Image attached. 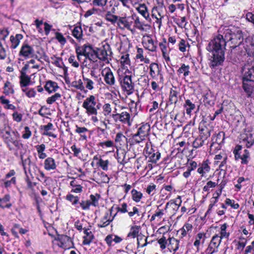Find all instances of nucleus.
I'll use <instances>...</instances> for the list:
<instances>
[{"mask_svg":"<svg viewBox=\"0 0 254 254\" xmlns=\"http://www.w3.org/2000/svg\"><path fill=\"white\" fill-rule=\"evenodd\" d=\"M58 88H59L58 84L51 80L47 81L45 86V90L50 93L56 91Z\"/></svg>","mask_w":254,"mask_h":254,"instance_id":"nucleus-12","label":"nucleus"},{"mask_svg":"<svg viewBox=\"0 0 254 254\" xmlns=\"http://www.w3.org/2000/svg\"><path fill=\"white\" fill-rule=\"evenodd\" d=\"M230 48L231 49L228 53L227 59L233 64L237 63L239 62L238 47L230 46Z\"/></svg>","mask_w":254,"mask_h":254,"instance_id":"nucleus-6","label":"nucleus"},{"mask_svg":"<svg viewBox=\"0 0 254 254\" xmlns=\"http://www.w3.org/2000/svg\"><path fill=\"white\" fill-rule=\"evenodd\" d=\"M24 129L25 132L23 134L22 137L24 139H28L31 136V132L28 127H25Z\"/></svg>","mask_w":254,"mask_h":254,"instance_id":"nucleus-54","label":"nucleus"},{"mask_svg":"<svg viewBox=\"0 0 254 254\" xmlns=\"http://www.w3.org/2000/svg\"><path fill=\"white\" fill-rule=\"evenodd\" d=\"M6 134L7 135V136H5L4 137V140L5 142L9 145L10 143H12L14 139L11 136V135L10 134V132L6 131L5 132Z\"/></svg>","mask_w":254,"mask_h":254,"instance_id":"nucleus-57","label":"nucleus"},{"mask_svg":"<svg viewBox=\"0 0 254 254\" xmlns=\"http://www.w3.org/2000/svg\"><path fill=\"white\" fill-rule=\"evenodd\" d=\"M91 50L92 52H90V61L93 63L96 62L97 61V59H98V56L97 55L96 50L92 49Z\"/></svg>","mask_w":254,"mask_h":254,"instance_id":"nucleus-45","label":"nucleus"},{"mask_svg":"<svg viewBox=\"0 0 254 254\" xmlns=\"http://www.w3.org/2000/svg\"><path fill=\"white\" fill-rule=\"evenodd\" d=\"M150 130V126L149 125L145 124L141 126L138 129L137 132L136 133L141 136V137H146L148 134V132Z\"/></svg>","mask_w":254,"mask_h":254,"instance_id":"nucleus-13","label":"nucleus"},{"mask_svg":"<svg viewBox=\"0 0 254 254\" xmlns=\"http://www.w3.org/2000/svg\"><path fill=\"white\" fill-rule=\"evenodd\" d=\"M71 85L72 87H75L77 89H79L81 91L84 90V86H83V82L81 79L77 81H74L72 82Z\"/></svg>","mask_w":254,"mask_h":254,"instance_id":"nucleus-38","label":"nucleus"},{"mask_svg":"<svg viewBox=\"0 0 254 254\" xmlns=\"http://www.w3.org/2000/svg\"><path fill=\"white\" fill-rule=\"evenodd\" d=\"M61 95L59 93H57L51 97L48 98L46 101L47 103L49 104H52L58 99L61 98Z\"/></svg>","mask_w":254,"mask_h":254,"instance_id":"nucleus-39","label":"nucleus"},{"mask_svg":"<svg viewBox=\"0 0 254 254\" xmlns=\"http://www.w3.org/2000/svg\"><path fill=\"white\" fill-rule=\"evenodd\" d=\"M90 198L91 199V201H90L91 205L94 206L98 205V200L100 198V195L99 194L96 193L95 195L91 194Z\"/></svg>","mask_w":254,"mask_h":254,"instance_id":"nucleus-33","label":"nucleus"},{"mask_svg":"<svg viewBox=\"0 0 254 254\" xmlns=\"http://www.w3.org/2000/svg\"><path fill=\"white\" fill-rule=\"evenodd\" d=\"M120 83L122 89L129 95L133 92L134 84L131 79L130 72L126 71L124 75L120 76Z\"/></svg>","mask_w":254,"mask_h":254,"instance_id":"nucleus-2","label":"nucleus"},{"mask_svg":"<svg viewBox=\"0 0 254 254\" xmlns=\"http://www.w3.org/2000/svg\"><path fill=\"white\" fill-rule=\"evenodd\" d=\"M83 80L84 81V84H85L86 88L90 90H91L93 89L94 82L92 80L84 77V75H83Z\"/></svg>","mask_w":254,"mask_h":254,"instance_id":"nucleus-36","label":"nucleus"},{"mask_svg":"<svg viewBox=\"0 0 254 254\" xmlns=\"http://www.w3.org/2000/svg\"><path fill=\"white\" fill-rule=\"evenodd\" d=\"M179 202V203H177V201H171L166 204V208L168 207L169 205H170L171 206H172V207L173 208V209L177 210L179 208L180 206L181 205L182 201L180 200V202Z\"/></svg>","mask_w":254,"mask_h":254,"instance_id":"nucleus-43","label":"nucleus"},{"mask_svg":"<svg viewBox=\"0 0 254 254\" xmlns=\"http://www.w3.org/2000/svg\"><path fill=\"white\" fill-rule=\"evenodd\" d=\"M199 130L200 132V137L204 140L207 139L210 136L211 130L206 127H199Z\"/></svg>","mask_w":254,"mask_h":254,"instance_id":"nucleus-17","label":"nucleus"},{"mask_svg":"<svg viewBox=\"0 0 254 254\" xmlns=\"http://www.w3.org/2000/svg\"><path fill=\"white\" fill-rule=\"evenodd\" d=\"M98 164L99 166L102 168L103 170L105 171L108 170V165L109 164L108 160L104 161L103 159H100L99 160Z\"/></svg>","mask_w":254,"mask_h":254,"instance_id":"nucleus-48","label":"nucleus"},{"mask_svg":"<svg viewBox=\"0 0 254 254\" xmlns=\"http://www.w3.org/2000/svg\"><path fill=\"white\" fill-rule=\"evenodd\" d=\"M116 117H119V119L121 122L126 123L129 121L130 115L126 112H123L121 114H116L113 115V118L115 119Z\"/></svg>","mask_w":254,"mask_h":254,"instance_id":"nucleus-19","label":"nucleus"},{"mask_svg":"<svg viewBox=\"0 0 254 254\" xmlns=\"http://www.w3.org/2000/svg\"><path fill=\"white\" fill-rule=\"evenodd\" d=\"M233 200L229 199L226 198L225 202L227 204L230 205L234 209H238L239 207V205L238 203H234V202H232Z\"/></svg>","mask_w":254,"mask_h":254,"instance_id":"nucleus-56","label":"nucleus"},{"mask_svg":"<svg viewBox=\"0 0 254 254\" xmlns=\"http://www.w3.org/2000/svg\"><path fill=\"white\" fill-rule=\"evenodd\" d=\"M204 140L201 139V137L199 138H196L193 142L192 146L194 148H197L203 145Z\"/></svg>","mask_w":254,"mask_h":254,"instance_id":"nucleus-41","label":"nucleus"},{"mask_svg":"<svg viewBox=\"0 0 254 254\" xmlns=\"http://www.w3.org/2000/svg\"><path fill=\"white\" fill-rule=\"evenodd\" d=\"M56 38L62 45H64L66 43L65 38L63 36V34L60 32L56 33Z\"/></svg>","mask_w":254,"mask_h":254,"instance_id":"nucleus-46","label":"nucleus"},{"mask_svg":"<svg viewBox=\"0 0 254 254\" xmlns=\"http://www.w3.org/2000/svg\"><path fill=\"white\" fill-rule=\"evenodd\" d=\"M158 243L160 245V248L161 249L164 250L166 247L167 241L165 237H162L161 238L158 240Z\"/></svg>","mask_w":254,"mask_h":254,"instance_id":"nucleus-52","label":"nucleus"},{"mask_svg":"<svg viewBox=\"0 0 254 254\" xmlns=\"http://www.w3.org/2000/svg\"><path fill=\"white\" fill-rule=\"evenodd\" d=\"M20 84L21 87H24L29 85L31 81V78L26 74V73L20 74Z\"/></svg>","mask_w":254,"mask_h":254,"instance_id":"nucleus-16","label":"nucleus"},{"mask_svg":"<svg viewBox=\"0 0 254 254\" xmlns=\"http://www.w3.org/2000/svg\"><path fill=\"white\" fill-rule=\"evenodd\" d=\"M98 59L102 61L109 62V57H110L112 52L110 46L107 44L100 48L96 49Z\"/></svg>","mask_w":254,"mask_h":254,"instance_id":"nucleus-4","label":"nucleus"},{"mask_svg":"<svg viewBox=\"0 0 254 254\" xmlns=\"http://www.w3.org/2000/svg\"><path fill=\"white\" fill-rule=\"evenodd\" d=\"M178 92L173 89H171L169 95V102L170 104H176L178 101Z\"/></svg>","mask_w":254,"mask_h":254,"instance_id":"nucleus-31","label":"nucleus"},{"mask_svg":"<svg viewBox=\"0 0 254 254\" xmlns=\"http://www.w3.org/2000/svg\"><path fill=\"white\" fill-rule=\"evenodd\" d=\"M240 139L246 142V145L248 148L254 144V135L251 132H248L247 133L241 134Z\"/></svg>","mask_w":254,"mask_h":254,"instance_id":"nucleus-8","label":"nucleus"},{"mask_svg":"<svg viewBox=\"0 0 254 254\" xmlns=\"http://www.w3.org/2000/svg\"><path fill=\"white\" fill-rule=\"evenodd\" d=\"M244 35L241 30L232 27L223 29V35L219 34L208 44L206 49L211 52L210 66L214 68L222 65L225 60V51L226 43L230 42L231 46L239 47L241 44L244 45L248 54L254 53V43L252 42L251 37L246 38L244 41Z\"/></svg>","mask_w":254,"mask_h":254,"instance_id":"nucleus-1","label":"nucleus"},{"mask_svg":"<svg viewBox=\"0 0 254 254\" xmlns=\"http://www.w3.org/2000/svg\"><path fill=\"white\" fill-rule=\"evenodd\" d=\"M119 18V17L115 15H113L110 13H107L106 15V19L113 23H114L118 21Z\"/></svg>","mask_w":254,"mask_h":254,"instance_id":"nucleus-40","label":"nucleus"},{"mask_svg":"<svg viewBox=\"0 0 254 254\" xmlns=\"http://www.w3.org/2000/svg\"><path fill=\"white\" fill-rule=\"evenodd\" d=\"M190 66L189 65H186L185 64H183L181 67L178 70V72L180 73H184L185 76H188L190 73Z\"/></svg>","mask_w":254,"mask_h":254,"instance_id":"nucleus-35","label":"nucleus"},{"mask_svg":"<svg viewBox=\"0 0 254 254\" xmlns=\"http://www.w3.org/2000/svg\"><path fill=\"white\" fill-rule=\"evenodd\" d=\"M147 238L143 235H139L137 237V246L138 247L143 248L146 246L148 243L147 241Z\"/></svg>","mask_w":254,"mask_h":254,"instance_id":"nucleus-29","label":"nucleus"},{"mask_svg":"<svg viewBox=\"0 0 254 254\" xmlns=\"http://www.w3.org/2000/svg\"><path fill=\"white\" fill-rule=\"evenodd\" d=\"M134 17H136V15H132L131 17H119L118 21V25L123 29L126 28L130 30V26L132 23V21L131 20L134 19Z\"/></svg>","mask_w":254,"mask_h":254,"instance_id":"nucleus-5","label":"nucleus"},{"mask_svg":"<svg viewBox=\"0 0 254 254\" xmlns=\"http://www.w3.org/2000/svg\"><path fill=\"white\" fill-rule=\"evenodd\" d=\"M127 204L126 203H123L122 204V207L117 208L118 211L121 212V213H124L127 212Z\"/></svg>","mask_w":254,"mask_h":254,"instance_id":"nucleus-64","label":"nucleus"},{"mask_svg":"<svg viewBox=\"0 0 254 254\" xmlns=\"http://www.w3.org/2000/svg\"><path fill=\"white\" fill-rule=\"evenodd\" d=\"M56 164L55 160L52 157H48L44 162V168L46 170L50 171L56 168Z\"/></svg>","mask_w":254,"mask_h":254,"instance_id":"nucleus-11","label":"nucleus"},{"mask_svg":"<svg viewBox=\"0 0 254 254\" xmlns=\"http://www.w3.org/2000/svg\"><path fill=\"white\" fill-rule=\"evenodd\" d=\"M8 32L7 30L2 29L0 31V39L4 40L8 35Z\"/></svg>","mask_w":254,"mask_h":254,"instance_id":"nucleus-62","label":"nucleus"},{"mask_svg":"<svg viewBox=\"0 0 254 254\" xmlns=\"http://www.w3.org/2000/svg\"><path fill=\"white\" fill-rule=\"evenodd\" d=\"M192 228V226L191 224L189 223H186L184 225L183 228H182L179 231H178V232H181V238H183L187 235V232L191 231Z\"/></svg>","mask_w":254,"mask_h":254,"instance_id":"nucleus-24","label":"nucleus"},{"mask_svg":"<svg viewBox=\"0 0 254 254\" xmlns=\"http://www.w3.org/2000/svg\"><path fill=\"white\" fill-rule=\"evenodd\" d=\"M108 214L104 217V219L105 220V221H101L100 223L98 224V227L100 228L105 227L108 225H109L110 222L112 220H107Z\"/></svg>","mask_w":254,"mask_h":254,"instance_id":"nucleus-47","label":"nucleus"},{"mask_svg":"<svg viewBox=\"0 0 254 254\" xmlns=\"http://www.w3.org/2000/svg\"><path fill=\"white\" fill-rule=\"evenodd\" d=\"M150 74L152 78H155L156 75L160 74V69L157 64L153 63L150 64Z\"/></svg>","mask_w":254,"mask_h":254,"instance_id":"nucleus-14","label":"nucleus"},{"mask_svg":"<svg viewBox=\"0 0 254 254\" xmlns=\"http://www.w3.org/2000/svg\"><path fill=\"white\" fill-rule=\"evenodd\" d=\"M131 194L132 199L135 202H139L142 196V194L141 192L137 191L136 190L133 189L131 190Z\"/></svg>","mask_w":254,"mask_h":254,"instance_id":"nucleus-32","label":"nucleus"},{"mask_svg":"<svg viewBox=\"0 0 254 254\" xmlns=\"http://www.w3.org/2000/svg\"><path fill=\"white\" fill-rule=\"evenodd\" d=\"M134 24L135 27L140 29L142 30L143 29V27L142 26V24L140 21L138 17H136L135 19H134Z\"/></svg>","mask_w":254,"mask_h":254,"instance_id":"nucleus-63","label":"nucleus"},{"mask_svg":"<svg viewBox=\"0 0 254 254\" xmlns=\"http://www.w3.org/2000/svg\"><path fill=\"white\" fill-rule=\"evenodd\" d=\"M107 3V0H93L92 4L93 6H103Z\"/></svg>","mask_w":254,"mask_h":254,"instance_id":"nucleus-49","label":"nucleus"},{"mask_svg":"<svg viewBox=\"0 0 254 254\" xmlns=\"http://www.w3.org/2000/svg\"><path fill=\"white\" fill-rule=\"evenodd\" d=\"M225 133L223 131L219 132L216 136L213 137L212 140L218 144H220L224 139Z\"/></svg>","mask_w":254,"mask_h":254,"instance_id":"nucleus-37","label":"nucleus"},{"mask_svg":"<svg viewBox=\"0 0 254 254\" xmlns=\"http://www.w3.org/2000/svg\"><path fill=\"white\" fill-rule=\"evenodd\" d=\"M250 81L249 80H245L243 78V87L244 91L250 96L253 92V87L251 85L248 84L246 82Z\"/></svg>","mask_w":254,"mask_h":254,"instance_id":"nucleus-28","label":"nucleus"},{"mask_svg":"<svg viewBox=\"0 0 254 254\" xmlns=\"http://www.w3.org/2000/svg\"><path fill=\"white\" fill-rule=\"evenodd\" d=\"M217 252L218 250L217 249L213 246H211V245L209 244L206 249L207 254H213V253H217Z\"/></svg>","mask_w":254,"mask_h":254,"instance_id":"nucleus-60","label":"nucleus"},{"mask_svg":"<svg viewBox=\"0 0 254 254\" xmlns=\"http://www.w3.org/2000/svg\"><path fill=\"white\" fill-rule=\"evenodd\" d=\"M68 62L72 64V65L75 67H78L79 65L78 63L75 60V56L71 55L68 59Z\"/></svg>","mask_w":254,"mask_h":254,"instance_id":"nucleus-53","label":"nucleus"},{"mask_svg":"<svg viewBox=\"0 0 254 254\" xmlns=\"http://www.w3.org/2000/svg\"><path fill=\"white\" fill-rule=\"evenodd\" d=\"M23 38V36L21 34H17L15 36H11L10 40L11 43V47L12 49H15L19 44L20 41Z\"/></svg>","mask_w":254,"mask_h":254,"instance_id":"nucleus-15","label":"nucleus"},{"mask_svg":"<svg viewBox=\"0 0 254 254\" xmlns=\"http://www.w3.org/2000/svg\"><path fill=\"white\" fill-rule=\"evenodd\" d=\"M184 107L186 108V113L188 115H190L192 111L195 108V105L193 104L189 99L186 100Z\"/></svg>","mask_w":254,"mask_h":254,"instance_id":"nucleus-23","label":"nucleus"},{"mask_svg":"<svg viewBox=\"0 0 254 254\" xmlns=\"http://www.w3.org/2000/svg\"><path fill=\"white\" fill-rule=\"evenodd\" d=\"M19 56L25 59L34 57V50L28 44L23 45L19 52Z\"/></svg>","mask_w":254,"mask_h":254,"instance_id":"nucleus-7","label":"nucleus"},{"mask_svg":"<svg viewBox=\"0 0 254 254\" xmlns=\"http://www.w3.org/2000/svg\"><path fill=\"white\" fill-rule=\"evenodd\" d=\"M53 127V125L51 123H49L47 125L42 127V128L44 130V131L42 133V134L44 135L51 136L53 138H56L57 135L56 134L49 131L50 130L52 129Z\"/></svg>","mask_w":254,"mask_h":254,"instance_id":"nucleus-18","label":"nucleus"},{"mask_svg":"<svg viewBox=\"0 0 254 254\" xmlns=\"http://www.w3.org/2000/svg\"><path fill=\"white\" fill-rule=\"evenodd\" d=\"M72 35L77 40L82 39L83 31L80 26H75L72 30Z\"/></svg>","mask_w":254,"mask_h":254,"instance_id":"nucleus-25","label":"nucleus"},{"mask_svg":"<svg viewBox=\"0 0 254 254\" xmlns=\"http://www.w3.org/2000/svg\"><path fill=\"white\" fill-rule=\"evenodd\" d=\"M103 111L104 112V115L105 116L109 115L111 113V111H112L111 105L109 103L105 104L103 106Z\"/></svg>","mask_w":254,"mask_h":254,"instance_id":"nucleus-50","label":"nucleus"},{"mask_svg":"<svg viewBox=\"0 0 254 254\" xmlns=\"http://www.w3.org/2000/svg\"><path fill=\"white\" fill-rule=\"evenodd\" d=\"M83 244L85 245H89L92 240L94 239V236L92 233L90 231L87 235L83 237Z\"/></svg>","mask_w":254,"mask_h":254,"instance_id":"nucleus-30","label":"nucleus"},{"mask_svg":"<svg viewBox=\"0 0 254 254\" xmlns=\"http://www.w3.org/2000/svg\"><path fill=\"white\" fill-rule=\"evenodd\" d=\"M106 71L104 76V80L106 84L109 85H113L115 83V79L113 72L110 68L107 69Z\"/></svg>","mask_w":254,"mask_h":254,"instance_id":"nucleus-9","label":"nucleus"},{"mask_svg":"<svg viewBox=\"0 0 254 254\" xmlns=\"http://www.w3.org/2000/svg\"><path fill=\"white\" fill-rule=\"evenodd\" d=\"M221 243V238H220L218 235L216 234L212 237L209 244L211 245V246H213L216 249H218Z\"/></svg>","mask_w":254,"mask_h":254,"instance_id":"nucleus-22","label":"nucleus"},{"mask_svg":"<svg viewBox=\"0 0 254 254\" xmlns=\"http://www.w3.org/2000/svg\"><path fill=\"white\" fill-rule=\"evenodd\" d=\"M164 43H159V46H160V48L161 49L163 56H165V54H166V52H167V47H166V46L165 45V43H166V41L165 40V39H164Z\"/></svg>","mask_w":254,"mask_h":254,"instance_id":"nucleus-61","label":"nucleus"},{"mask_svg":"<svg viewBox=\"0 0 254 254\" xmlns=\"http://www.w3.org/2000/svg\"><path fill=\"white\" fill-rule=\"evenodd\" d=\"M145 138L141 137V136H139L138 134L135 133L132 135V139L134 141V142L136 143H139L145 140Z\"/></svg>","mask_w":254,"mask_h":254,"instance_id":"nucleus-55","label":"nucleus"},{"mask_svg":"<svg viewBox=\"0 0 254 254\" xmlns=\"http://www.w3.org/2000/svg\"><path fill=\"white\" fill-rule=\"evenodd\" d=\"M140 229V226H134L131 227L130 232L127 235V237H132L133 238L137 236L138 237L139 236L138 233Z\"/></svg>","mask_w":254,"mask_h":254,"instance_id":"nucleus-27","label":"nucleus"},{"mask_svg":"<svg viewBox=\"0 0 254 254\" xmlns=\"http://www.w3.org/2000/svg\"><path fill=\"white\" fill-rule=\"evenodd\" d=\"M244 151V154L242 156V164H247L248 162L247 158L249 157L250 154L249 152L246 149Z\"/></svg>","mask_w":254,"mask_h":254,"instance_id":"nucleus-51","label":"nucleus"},{"mask_svg":"<svg viewBox=\"0 0 254 254\" xmlns=\"http://www.w3.org/2000/svg\"><path fill=\"white\" fill-rule=\"evenodd\" d=\"M138 12L141 14L144 18L147 21L150 22L151 18L149 16V13L145 4H141L136 8Z\"/></svg>","mask_w":254,"mask_h":254,"instance_id":"nucleus-10","label":"nucleus"},{"mask_svg":"<svg viewBox=\"0 0 254 254\" xmlns=\"http://www.w3.org/2000/svg\"><path fill=\"white\" fill-rule=\"evenodd\" d=\"M58 239L63 245L68 244L71 242L70 238L64 235H59Z\"/></svg>","mask_w":254,"mask_h":254,"instance_id":"nucleus-34","label":"nucleus"},{"mask_svg":"<svg viewBox=\"0 0 254 254\" xmlns=\"http://www.w3.org/2000/svg\"><path fill=\"white\" fill-rule=\"evenodd\" d=\"M179 50L182 52H184L186 51V41L183 39H181L179 44Z\"/></svg>","mask_w":254,"mask_h":254,"instance_id":"nucleus-59","label":"nucleus"},{"mask_svg":"<svg viewBox=\"0 0 254 254\" xmlns=\"http://www.w3.org/2000/svg\"><path fill=\"white\" fill-rule=\"evenodd\" d=\"M10 195L6 194L2 198L0 199V207L2 208H9L11 206V204L8 203L10 200Z\"/></svg>","mask_w":254,"mask_h":254,"instance_id":"nucleus-20","label":"nucleus"},{"mask_svg":"<svg viewBox=\"0 0 254 254\" xmlns=\"http://www.w3.org/2000/svg\"><path fill=\"white\" fill-rule=\"evenodd\" d=\"M66 198L67 200L72 202V204H77L79 200L78 196H74L71 194L67 195Z\"/></svg>","mask_w":254,"mask_h":254,"instance_id":"nucleus-44","label":"nucleus"},{"mask_svg":"<svg viewBox=\"0 0 254 254\" xmlns=\"http://www.w3.org/2000/svg\"><path fill=\"white\" fill-rule=\"evenodd\" d=\"M160 153L159 152H157L156 153H153L149 158V162L153 163H156L157 161L160 158Z\"/></svg>","mask_w":254,"mask_h":254,"instance_id":"nucleus-42","label":"nucleus"},{"mask_svg":"<svg viewBox=\"0 0 254 254\" xmlns=\"http://www.w3.org/2000/svg\"><path fill=\"white\" fill-rule=\"evenodd\" d=\"M244 78L250 81L254 82V63L252 67L248 69L244 75Z\"/></svg>","mask_w":254,"mask_h":254,"instance_id":"nucleus-21","label":"nucleus"},{"mask_svg":"<svg viewBox=\"0 0 254 254\" xmlns=\"http://www.w3.org/2000/svg\"><path fill=\"white\" fill-rule=\"evenodd\" d=\"M80 204L82 209L84 210L89 209V206L91 205V203H90L89 200L82 201L80 203Z\"/></svg>","mask_w":254,"mask_h":254,"instance_id":"nucleus-58","label":"nucleus"},{"mask_svg":"<svg viewBox=\"0 0 254 254\" xmlns=\"http://www.w3.org/2000/svg\"><path fill=\"white\" fill-rule=\"evenodd\" d=\"M96 105V98L93 95H90L83 102L82 107L86 109V113L88 115H97V109L95 108Z\"/></svg>","mask_w":254,"mask_h":254,"instance_id":"nucleus-3","label":"nucleus"},{"mask_svg":"<svg viewBox=\"0 0 254 254\" xmlns=\"http://www.w3.org/2000/svg\"><path fill=\"white\" fill-rule=\"evenodd\" d=\"M169 249L175 252L179 249V241L173 238L169 239Z\"/></svg>","mask_w":254,"mask_h":254,"instance_id":"nucleus-26","label":"nucleus"}]
</instances>
